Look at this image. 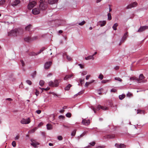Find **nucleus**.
Here are the masks:
<instances>
[{
	"label": "nucleus",
	"instance_id": "f257e3e1",
	"mask_svg": "<svg viewBox=\"0 0 148 148\" xmlns=\"http://www.w3.org/2000/svg\"><path fill=\"white\" fill-rule=\"evenodd\" d=\"M23 32V30L20 28H15L8 32L9 36H16L22 34Z\"/></svg>",
	"mask_w": 148,
	"mask_h": 148
},
{
	"label": "nucleus",
	"instance_id": "f03ea898",
	"mask_svg": "<svg viewBox=\"0 0 148 148\" xmlns=\"http://www.w3.org/2000/svg\"><path fill=\"white\" fill-rule=\"evenodd\" d=\"M39 8L41 11L45 10L47 8L48 3L45 0H40Z\"/></svg>",
	"mask_w": 148,
	"mask_h": 148
},
{
	"label": "nucleus",
	"instance_id": "7ed1b4c3",
	"mask_svg": "<svg viewBox=\"0 0 148 148\" xmlns=\"http://www.w3.org/2000/svg\"><path fill=\"white\" fill-rule=\"evenodd\" d=\"M91 108L93 110L94 112L95 113L96 110H99L101 109H102L103 110H108V108L107 107L104 106H102L100 105H99L97 106L96 109L93 107H92Z\"/></svg>",
	"mask_w": 148,
	"mask_h": 148
},
{
	"label": "nucleus",
	"instance_id": "20e7f679",
	"mask_svg": "<svg viewBox=\"0 0 148 148\" xmlns=\"http://www.w3.org/2000/svg\"><path fill=\"white\" fill-rule=\"evenodd\" d=\"M145 77L143 76V74H141L139 77V78H138L137 82L138 83L145 82H146V80H143Z\"/></svg>",
	"mask_w": 148,
	"mask_h": 148
},
{
	"label": "nucleus",
	"instance_id": "39448f33",
	"mask_svg": "<svg viewBox=\"0 0 148 148\" xmlns=\"http://www.w3.org/2000/svg\"><path fill=\"white\" fill-rule=\"evenodd\" d=\"M37 39V37L35 36L33 37L32 38H31L30 37H27L25 38L24 40L25 41L27 42H30L34 40H36Z\"/></svg>",
	"mask_w": 148,
	"mask_h": 148
},
{
	"label": "nucleus",
	"instance_id": "423d86ee",
	"mask_svg": "<svg viewBox=\"0 0 148 148\" xmlns=\"http://www.w3.org/2000/svg\"><path fill=\"white\" fill-rule=\"evenodd\" d=\"M36 3L35 1L30 2L27 6L28 9L31 10L35 5Z\"/></svg>",
	"mask_w": 148,
	"mask_h": 148
},
{
	"label": "nucleus",
	"instance_id": "0eeeda50",
	"mask_svg": "<svg viewBox=\"0 0 148 148\" xmlns=\"http://www.w3.org/2000/svg\"><path fill=\"white\" fill-rule=\"evenodd\" d=\"M30 122V119L29 118L27 119H23L21 121V123L22 124H28Z\"/></svg>",
	"mask_w": 148,
	"mask_h": 148
},
{
	"label": "nucleus",
	"instance_id": "6e6552de",
	"mask_svg": "<svg viewBox=\"0 0 148 148\" xmlns=\"http://www.w3.org/2000/svg\"><path fill=\"white\" fill-rule=\"evenodd\" d=\"M138 5V3L136 2H134L131 4L128 5L126 7L127 9H129L131 8H133L136 6Z\"/></svg>",
	"mask_w": 148,
	"mask_h": 148
},
{
	"label": "nucleus",
	"instance_id": "1a4fd4ad",
	"mask_svg": "<svg viewBox=\"0 0 148 148\" xmlns=\"http://www.w3.org/2000/svg\"><path fill=\"white\" fill-rule=\"evenodd\" d=\"M128 32H125V34H124V35L123 36V38L120 42V43L119 44V45H121L122 44V43L127 38V37L128 36Z\"/></svg>",
	"mask_w": 148,
	"mask_h": 148
},
{
	"label": "nucleus",
	"instance_id": "9d476101",
	"mask_svg": "<svg viewBox=\"0 0 148 148\" xmlns=\"http://www.w3.org/2000/svg\"><path fill=\"white\" fill-rule=\"evenodd\" d=\"M41 10L39 8H36L33 9L32 10V13L34 14H39Z\"/></svg>",
	"mask_w": 148,
	"mask_h": 148
},
{
	"label": "nucleus",
	"instance_id": "9b49d317",
	"mask_svg": "<svg viewBox=\"0 0 148 148\" xmlns=\"http://www.w3.org/2000/svg\"><path fill=\"white\" fill-rule=\"evenodd\" d=\"M148 29V26H144L140 27L138 30L137 32H142L146 29Z\"/></svg>",
	"mask_w": 148,
	"mask_h": 148
},
{
	"label": "nucleus",
	"instance_id": "f8f14e48",
	"mask_svg": "<svg viewBox=\"0 0 148 148\" xmlns=\"http://www.w3.org/2000/svg\"><path fill=\"white\" fill-rule=\"evenodd\" d=\"M20 3L21 1L20 0H15L11 3V5L13 7H15Z\"/></svg>",
	"mask_w": 148,
	"mask_h": 148
},
{
	"label": "nucleus",
	"instance_id": "ddd939ff",
	"mask_svg": "<svg viewBox=\"0 0 148 148\" xmlns=\"http://www.w3.org/2000/svg\"><path fill=\"white\" fill-rule=\"evenodd\" d=\"M52 64L51 61L47 62L45 63V69H49Z\"/></svg>",
	"mask_w": 148,
	"mask_h": 148
},
{
	"label": "nucleus",
	"instance_id": "4468645a",
	"mask_svg": "<svg viewBox=\"0 0 148 148\" xmlns=\"http://www.w3.org/2000/svg\"><path fill=\"white\" fill-rule=\"evenodd\" d=\"M31 141L32 142V143L31 144V145L34 147H36V145L39 144L38 142L36 141L35 140L33 139H31Z\"/></svg>",
	"mask_w": 148,
	"mask_h": 148
},
{
	"label": "nucleus",
	"instance_id": "2eb2a0df",
	"mask_svg": "<svg viewBox=\"0 0 148 148\" xmlns=\"http://www.w3.org/2000/svg\"><path fill=\"white\" fill-rule=\"evenodd\" d=\"M115 146L117 148H124L125 147V145L123 144H119L118 143H116Z\"/></svg>",
	"mask_w": 148,
	"mask_h": 148
},
{
	"label": "nucleus",
	"instance_id": "dca6fc26",
	"mask_svg": "<svg viewBox=\"0 0 148 148\" xmlns=\"http://www.w3.org/2000/svg\"><path fill=\"white\" fill-rule=\"evenodd\" d=\"M105 138L108 139H113L115 138V135L114 134L107 135L104 136Z\"/></svg>",
	"mask_w": 148,
	"mask_h": 148
},
{
	"label": "nucleus",
	"instance_id": "f3484780",
	"mask_svg": "<svg viewBox=\"0 0 148 148\" xmlns=\"http://www.w3.org/2000/svg\"><path fill=\"white\" fill-rule=\"evenodd\" d=\"M82 123L84 125H88L90 123V120H87L85 119H83L82 121Z\"/></svg>",
	"mask_w": 148,
	"mask_h": 148
},
{
	"label": "nucleus",
	"instance_id": "a211bd4d",
	"mask_svg": "<svg viewBox=\"0 0 148 148\" xmlns=\"http://www.w3.org/2000/svg\"><path fill=\"white\" fill-rule=\"evenodd\" d=\"M58 0H48V3L50 4H53L57 3Z\"/></svg>",
	"mask_w": 148,
	"mask_h": 148
},
{
	"label": "nucleus",
	"instance_id": "6ab92c4d",
	"mask_svg": "<svg viewBox=\"0 0 148 148\" xmlns=\"http://www.w3.org/2000/svg\"><path fill=\"white\" fill-rule=\"evenodd\" d=\"M73 74H71L70 75H66L64 78V80H66L70 78L71 77L73 76Z\"/></svg>",
	"mask_w": 148,
	"mask_h": 148
},
{
	"label": "nucleus",
	"instance_id": "aec40b11",
	"mask_svg": "<svg viewBox=\"0 0 148 148\" xmlns=\"http://www.w3.org/2000/svg\"><path fill=\"white\" fill-rule=\"evenodd\" d=\"M32 26L31 25L29 24L25 27V30L29 31L32 27Z\"/></svg>",
	"mask_w": 148,
	"mask_h": 148
},
{
	"label": "nucleus",
	"instance_id": "412c9836",
	"mask_svg": "<svg viewBox=\"0 0 148 148\" xmlns=\"http://www.w3.org/2000/svg\"><path fill=\"white\" fill-rule=\"evenodd\" d=\"M85 59L86 60H88L90 59L94 60V58L93 57V56H89L86 57L85 58Z\"/></svg>",
	"mask_w": 148,
	"mask_h": 148
},
{
	"label": "nucleus",
	"instance_id": "4be33fe9",
	"mask_svg": "<svg viewBox=\"0 0 148 148\" xmlns=\"http://www.w3.org/2000/svg\"><path fill=\"white\" fill-rule=\"evenodd\" d=\"M54 83L55 87L58 86L59 84V82H58V80L57 79L55 80Z\"/></svg>",
	"mask_w": 148,
	"mask_h": 148
},
{
	"label": "nucleus",
	"instance_id": "5701e85b",
	"mask_svg": "<svg viewBox=\"0 0 148 148\" xmlns=\"http://www.w3.org/2000/svg\"><path fill=\"white\" fill-rule=\"evenodd\" d=\"M47 128L48 130L52 129V126L50 124H48L47 125Z\"/></svg>",
	"mask_w": 148,
	"mask_h": 148
},
{
	"label": "nucleus",
	"instance_id": "b1692460",
	"mask_svg": "<svg viewBox=\"0 0 148 148\" xmlns=\"http://www.w3.org/2000/svg\"><path fill=\"white\" fill-rule=\"evenodd\" d=\"M99 22L101 23L100 25L101 27L104 26L106 24V22L105 21H100Z\"/></svg>",
	"mask_w": 148,
	"mask_h": 148
},
{
	"label": "nucleus",
	"instance_id": "393cba45",
	"mask_svg": "<svg viewBox=\"0 0 148 148\" xmlns=\"http://www.w3.org/2000/svg\"><path fill=\"white\" fill-rule=\"evenodd\" d=\"M94 81V80H93L90 82H86L85 84V86L86 87H88L89 84L93 82Z\"/></svg>",
	"mask_w": 148,
	"mask_h": 148
},
{
	"label": "nucleus",
	"instance_id": "a878e982",
	"mask_svg": "<svg viewBox=\"0 0 148 148\" xmlns=\"http://www.w3.org/2000/svg\"><path fill=\"white\" fill-rule=\"evenodd\" d=\"M48 84L51 87H55L54 82L52 81H50L48 83Z\"/></svg>",
	"mask_w": 148,
	"mask_h": 148
},
{
	"label": "nucleus",
	"instance_id": "bb28decb",
	"mask_svg": "<svg viewBox=\"0 0 148 148\" xmlns=\"http://www.w3.org/2000/svg\"><path fill=\"white\" fill-rule=\"evenodd\" d=\"M118 24L117 23H115L112 27L114 30H116L117 29L116 27L118 26Z\"/></svg>",
	"mask_w": 148,
	"mask_h": 148
},
{
	"label": "nucleus",
	"instance_id": "cd10ccee",
	"mask_svg": "<svg viewBox=\"0 0 148 148\" xmlns=\"http://www.w3.org/2000/svg\"><path fill=\"white\" fill-rule=\"evenodd\" d=\"M71 86V85L70 84H69L65 88V90H69L70 87Z\"/></svg>",
	"mask_w": 148,
	"mask_h": 148
},
{
	"label": "nucleus",
	"instance_id": "c85d7f7f",
	"mask_svg": "<svg viewBox=\"0 0 148 148\" xmlns=\"http://www.w3.org/2000/svg\"><path fill=\"white\" fill-rule=\"evenodd\" d=\"M86 132H84L82 134H81L79 136H78V139H79L80 138L82 137L83 136H84L86 134Z\"/></svg>",
	"mask_w": 148,
	"mask_h": 148
},
{
	"label": "nucleus",
	"instance_id": "c756f323",
	"mask_svg": "<svg viewBox=\"0 0 148 148\" xmlns=\"http://www.w3.org/2000/svg\"><path fill=\"white\" fill-rule=\"evenodd\" d=\"M110 80H103L101 81V83L103 84H105L109 82Z\"/></svg>",
	"mask_w": 148,
	"mask_h": 148
},
{
	"label": "nucleus",
	"instance_id": "7c9ffc66",
	"mask_svg": "<svg viewBox=\"0 0 148 148\" xmlns=\"http://www.w3.org/2000/svg\"><path fill=\"white\" fill-rule=\"evenodd\" d=\"M125 97V95H120L119 96V99L120 100H122Z\"/></svg>",
	"mask_w": 148,
	"mask_h": 148
},
{
	"label": "nucleus",
	"instance_id": "2f4dec72",
	"mask_svg": "<svg viewBox=\"0 0 148 148\" xmlns=\"http://www.w3.org/2000/svg\"><path fill=\"white\" fill-rule=\"evenodd\" d=\"M44 81L43 80H40L39 82V84L41 86H42L44 85Z\"/></svg>",
	"mask_w": 148,
	"mask_h": 148
},
{
	"label": "nucleus",
	"instance_id": "473e14b6",
	"mask_svg": "<svg viewBox=\"0 0 148 148\" xmlns=\"http://www.w3.org/2000/svg\"><path fill=\"white\" fill-rule=\"evenodd\" d=\"M137 114H144V111L143 110H138Z\"/></svg>",
	"mask_w": 148,
	"mask_h": 148
},
{
	"label": "nucleus",
	"instance_id": "72a5a7b5",
	"mask_svg": "<svg viewBox=\"0 0 148 148\" xmlns=\"http://www.w3.org/2000/svg\"><path fill=\"white\" fill-rule=\"evenodd\" d=\"M103 88H101L99 90H98L97 91V93L99 95H101L102 94L101 92L103 91Z\"/></svg>",
	"mask_w": 148,
	"mask_h": 148
},
{
	"label": "nucleus",
	"instance_id": "f704fd0d",
	"mask_svg": "<svg viewBox=\"0 0 148 148\" xmlns=\"http://www.w3.org/2000/svg\"><path fill=\"white\" fill-rule=\"evenodd\" d=\"M64 56H66V57L67 59V60L69 61H70L71 60V58L70 56H68L66 54H65L64 55Z\"/></svg>",
	"mask_w": 148,
	"mask_h": 148
},
{
	"label": "nucleus",
	"instance_id": "c9c22d12",
	"mask_svg": "<svg viewBox=\"0 0 148 148\" xmlns=\"http://www.w3.org/2000/svg\"><path fill=\"white\" fill-rule=\"evenodd\" d=\"M39 88L42 90V91L43 90H45L47 91V90H49L50 89V88L48 87L46 88Z\"/></svg>",
	"mask_w": 148,
	"mask_h": 148
},
{
	"label": "nucleus",
	"instance_id": "e433bc0d",
	"mask_svg": "<svg viewBox=\"0 0 148 148\" xmlns=\"http://www.w3.org/2000/svg\"><path fill=\"white\" fill-rule=\"evenodd\" d=\"M76 130H74L71 133V135L73 136H74L75 135L76 133Z\"/></svg>",
	"mask_w": 148,
	"mask_h": 148
},
{
	"label": "nucleus",
	"instance_id": "4c0bfd02",
	"mask_svg": "<svg viewBox=\"0 0 148 148\" xmlns=\"http://www.w3.org/2000/svg\"><path fill=\"white\" fill-rule=\"evenodd\" d=\"M108 19L109 20H110L112 19V17L111 14L110 13H108Z\"/></svg>",
	"mask_w": 148,
	"mask_h": 148
},
{
	"label": "nucleus",
	"instance_id": "58836bf2",
	"mask_svg": "<svg viewBox=\"0 0 148 148\" xmlns=\"http://www.w3.org/2000/svg\"><path fill=\"white\" fill-rule=\"evenodd\" d=\"M79 80L80 82V84H81V85H82L84 81V79H79Z\"/></svg>",
	"mask_w": 148,
	"mask_h": 148
},
{
	"label": "nucleus",
	"instance_id": "ea45409f",
	"mask_svg": "<svg viewBox=\"0 0 148 148\" xmlns=\"http://www.w3.org/2000/svg\"><path fill=\"white\" fill-rule=\"evenodd\" d=\"M84 90H82V91L79 92L78 93L75 95L77 96L78 95H79L82 94L84 93Z\"/></svg>",
	"mask_w": 148,
	"mask_h": 148
},
{
	"label": "nucleus",
	"instance_id": "a19ab883",
	"mask_svg": "<svg viewBox=\"0 0 148 148\" xmlns=\"http://www.w3.org/2000/svg\"><path fill=\"white\" fill-rule=\"evenodd\" d=\"M130 79L131 80H136V81H137L138 78L136 77H131L130 78Z\"/></svg>",
	"mask_w": 148,
	"mask_h": 148
},
{
	"label": "nucleus",
	"instance_id": "79ce46f5",
	"mask_svg": "<svg viewBox=\"0 0 148 148\" xmlns=\"http://www.w3.org/2000/svg\"><path fill=\"white\" fill-rule=\"evenodd\" d=\"M114 79L120 82L122 81V79L119 77H116L114 78Z\"/></svg>",
	"mask_w": 148,
	"mask_h": 148
},
{
	"label": "nucleus",
	"instance_id": "37998d69",
	"mask_svg": "<svg viewBox=\"0 0 148 148\" xmlns=\"http://www.w3.org/2000/svg\"><path fill=\"white\" fill-rule=\"evenodd\" d=\"M66 116L68 118H70L71 116V114L70 113H68L66 114Z\"/></svg>",
	"mask_w": 148,
	"mask_h": 148
},
{
	"label": "nucleus",
	"instance_id": "c03bdc74",
	"mask_svg": "<svg viewBox=\"0 0 148 148\" xmlns=\"http://www.w3.org/2000/svg\"><path fill=\"white\" fill-rule=\"evenodd\" d=\"M103 76L101 74L99 76L98 78L100 79L101 80H102L103 79Z\"/></svg>",
	"mask_w": 148,
	"mask_h": 148
},
{
	"label": "nucleus",
	"instance_id": "a18cd8bd",
	"mask_svg": "<svg viewBox=\"0 0 148 148\" xmlns=\"http://www.w3.org/2000/svg\"><path fill=\"white\" fill-rule=\"evenodd\" d=\"M29 55L31 56H35L37 55V53H35L34 52H32L29 54Z\"/></svg>",
	"mask_w": 148,
	"mask_h": 148
},
{
	"label": "nucleus",
	"instance_id": "49530a36",
	"mask_svg": "<svg viewBox=\"0 0 148 148\" xmlns=\"http://www.w3.org/2000/svg\"><path fill=\"white\" fill-rule=\"evenodd\" d=\"M26 82L29 85H31L32 84V82L31 81L29 80H27Z\"/></svg>",
	"mask_w": 148,
	"mask_h": 148
},
{
	"label": "nucleus",
	"instance_id": "de8ad7c7",
	"mask_svg": "<svg viewBox=\"0 0 148 148\" xmlns=\"http://www.w3.org/2000/svg\"><path fill=\"white\" fill-rule=\"evenodd\" d=\"M36 71H35L32 74V77H33V78H34L35 77V76L36 75Z\"/></svg>",
	"mask_w": 148,
	"mask_h": 148
},
{
	"label": "nucleus",
	"instance_id": "09e8293b",
	"mask_svg": "<svg viewBox=\"0 0 148 148\" xmlns=\"http://www.w3.org/2000/svg\"><path fill=\"white\" fill-rule=\"evenodd\" d=\"M86 23V22L84 21H83L82 22L79 23V25L82 26L84 25Z\"/></svg>",
	"mask_w": 148,
	"mask_h": 148
},
{
	"label": "nucleus",
	"instance_id": "8fccbe9b",
	"mask_svg": "<svg viewBox=\"0 0 148 148\" xmlns=\"http://www.w3.org/2000/svg\"><path fill=\"white\" fill-rule=\"evenodd\" d=\"M5 1L4 0L0 1V5L3 4L5 3Z\"/></svg>",
	"mask_w": 148,
	"mask_h": 148
},
{
	"label": "nucleus",
	"instance_id": "3c124183",
	"mask_svg": "<svg viewBox=\"0 0 148 148\" xmlns=\"http://www.w3.org/2000/svg\"><path fill=\"white\" fill-rule=\"evenodd\" d=\"M58 140H62L63 138L62 136H59L58 137Z\"/></svg>",
	"mask_w": 148,
	"mask_h": 148
},
{
	"label": "nucleus",
	"instance_id": "603ef678",
	"mask_svg": "<svg viewBox=\"0 0 148 148\" xmlns=\"http://www.w3.org/2000/svg\"><path fill=\"white\" fill-rule=\"evenodd\" d=\"M87 72L86 71H83L82 73V75H84L87 74Z\"/></svg>",
	"mask_w": 148,
	"mask_h": 148
},
{
	"label": "nucleus",
	"instance_id": "864d4df0",
	"mask_svg": "<svg viewBox=\"0 0 148 148\" xmlns=\"http://www.w3.org/2000/svg\"><path fill=\"white\" fill-rule=\"evenodd\" d=\"M89 144L92 146H94L95 144V143L94 141H93L91 143H90Z\"/></svg>",
	"mask_w": 148,
	"mask_h": 148
},
{
	"label": "nucleus",
	"instance_id": "5fc2aeb1",
	"mask_svg": "<svg viewBox=\"0 0 148 148\" xmlns=\"http://www.w3.org/2000/svg\"><path fill=\"white\" fill-rule=\"evenodd\" d=\"M12 145L14 147H15L16 146V143L15 141H14L12 142Z\"/></svg>",
	"mask_w": 148,
	"mask_h": 148
},
{
	"label": "nucleus",
	"instance_id": "6e6d98bb",
	"mask_svg": "<svg viewBox=\"0 0 148 148\" xmlns=\"http://www.w3.org/2000/svg\"><path fill=\"white\" fill-rule=\"evenodd\" d=\"M117 90L116 89H112L111 90V92H115L117 91Z\"/></svg>",
	"mask_w": 148,
	"mask_h": 148
},
{
	"label": "nucleus",
	"instance_id": "4d7b16f0",
	"mask_svg": "<svg viewBox=\"0 0 148 148\" xmlns=\"http://www.w3.org/2000/svg\"><path fill=\"white\" fill-rule=\"evenodd\" d=\"M132 94L130 92H128L127 95V96L128 97H130L132 96Z\"/></svg>",
	"mask_w": 148,
	"mask_h": 148
},
{
	"label": "nucleus",
	"instance_id": "13d9d810",
	"mask_svg": "<svg viewBox=\"0 0 148 148\" xmlns=\"http://www.w3.org/2000/svg\"><path fill=\"white\" fill-rule=\"evenodd\" d=\"M21 62L23 66H24L25 65V63L23 60H21Z\"/></svg>",
	"mask_w": 148,
	"mask_h": 148
},
{
	"label": "nucleus",
	"instance_id": "bf43d9fd",
	"mask_svg": "<svg viewBox=\"0 0 148 148\" xmlns=\"http://www.w3.org/2000/svg\"><path fill=\"white\" fill-rule=\"evenodd\" d=\"M36 112L38 114H40L41 113V110H37L36 111Z\"/></svg>",
	"mask_w": 148,
	"mask_h": 148
},
{
	"label": "nucleus",
	"instance_id": "052dcab7",
	"mask_svg": "<svg viewBox=\"0 0 148 148\" xmlns=\"http://www.w3.org/2000/svg\"><path fill=\"white\" fill-rule=\"evenodd\" d=\"M35 129H33L32 130L30 131L29 132L30 133H34L35 131Z\"/></svg>",
	"mask_w": 148,
	"mask_h": 148
},
{
	"label": "nucleus",
	"instance_id": "680f3d73",
	"mask_svg": "<svg viewBox=\"0 0 148 148\" xmlns=\"http://www.w3.org/2000/svg\"><path fill=\"white\" fill-rule=\"evenodd\" d=\"M36 96H38L39 94V91H38L36 89Z\"/></svg>",
	"mask_w": 148,
	"mask_h": 148
},
{
	"label": "nucleus",
	"instance_id": "e2e57ef3",
	"mask_svg": "<svg viewBox=\"0 0 148 148\" xmlns=\"http://www.w3.org/2000/svg\"><path fill=\"white\" fill-rule=\"evenodd\" d=\"M78 65L79 66L81 69H83L84 68V66H83L81 64H79Z\"/></svg>",
	"mask_w": 148,
	"mask_h": 148
},
{
	"label": "nucleus",
	"instance_id": "0e129e2a",
	"mask_svg": "<svg viewBox=\"0 0 148 148\" xmlns=\"http://www.w3.org/2000/svg\"><path fill=\"white\" fill-rule=\"evenodd\" d=\"M90 75H87L86 77V79L87 80L88 79H89V77H90Z\"/></svg>",
	"mask_w": 148,
	"mask_h": 148
},
{
	"label": "nucleus",
	"instance_id": "69168bd1",
	"mask_svg": "<svg viewBox=\"0 0 148 148\" xmlns=\"http://www.w3.org/2000/svg\"><path fill=\"white\" fill-rule=\"evenodd\" d=\"M59 118L60 119H64V116H63L62 115H60V116H59Z\"/></svg>",
	"mask_w": 148,
	"mask_h": 148
},
{
	"label": "nucleus",
	"instance_id": "338daca9",
	"mask_svg": "<svg viewBox=\"0 0 148 148\" xmlns=\"http://www.w3.org/2000/svg\"><path fill=\"white\" fill-rule=\"evenodd\" d=\"M119 69V67L118 66H116L115 68H114V69L116 70H118Z\"/></svg>",
	"mask_w": 148,
	"mask_h": 148
},
{
	"label": "nucleus",
	"instance_id": "774afa93",
	"mask_svg": "<svg viewBox=\"0 0 148 148\" xmlns=\"http://www.w3.org/2000/svg\"><path fill=\"white\" fill-rule=\"evenodd\" d=\"M43 123L42 122L40 123L38 125V126L40 127L41 126L43 125Z\"/></svg>",
	"mask_w": 148,
	"mask_h": 148
}]
</instances>
